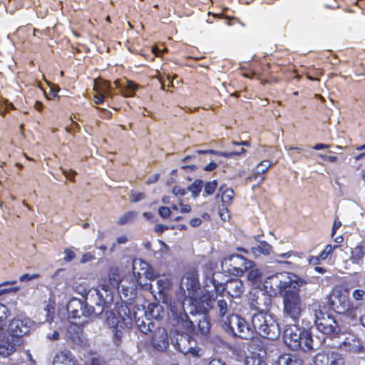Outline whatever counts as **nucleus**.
Listing matches in <instances>:
<instances>
[{"instance_id":"473e14b6","label":"nucleus","mask_w":365,"mask_h":365,"mask_svg":"<svg viewBox=\"0 0 365 365\" xmlns=\"http://www.w3.org/2000/svg\"><path fill=\"white\" fill-rule=\"evenodd\" d=\"M365 256V247L357 245L351 251V260L353 263L359 264Z\"/></svg>"},{"instance_id":"4468645a","label":"nucleus","mask_w":365,"mask_h":365,"mask_svg":"<svg viewBox=\"0 0 365 365\" xmlns=\"http://www.w3.org/2000/svg\"><path fill=\"white\" fill-rule=\"evenodd\" d=\"M151 345L158 351H164L169 346V338L167 330L159 325L153 331Z\"/></svg>"},{"instance_id":"de8ad7c7","label":"nucleus","mask_w":365,"mask_h":365,"mask_svg":"<svg viewBox=\"0 0 365 365\" xmlns=\"http://www.w3.org/2000/svg\"><path fill=\"white\" fill-rule=\"evenodd\" d=\"M158 213L163 218H167L170 215L171 211L169 207L162 206L159 207Z\"/></svg>"},{"instance_id":"7c9ffc66","label":"nucleus","mask_w":365,"mask_h":365,"mask_svg":"<svg viewBox=\"0 0 365 365\" xmlns=\"http://www.w3.org/2000/svg\"><path fill=\"white\" fill-rule=\"evenodd\" d=\"M222 276L220 272L213 273L211 278L206 279V286H208V283L212 284L215 288V290L217 293H222L225 290H222L225 283L220 282L219 279Z\"/></svg>"},{"instance_id":"6e6552de","label":"nucleus","mask_w":365,"mask_h":365,"mask_svg":"<svg viewBox=\"0 0 365 365\" xmlns=\"http://www.w3.org/2000/svg\"><path fill=\"white\" fill-rule=\"evenodd\" d=\"M173 346L185 355L200 358L203 353L202 349L197 346L196 341L187 333L175 330L171 336Z\"/></svg>"},{"instance_id":"cd10ccee","label":"nucleus","mask_w":365,"mask_h":365,"mask_svg":"<svg viewBox=\"0 0 365 365\" xmlns=\"http://www.w3.org/2000/svg\"><path fill=\"white\" fill-rule=\"evenodd\" d=\"M272 246L266 241L259 242L256 247H252L251 249L252 253L257 257L260 255H269L272 252Z\"/></svg>"},{"instance_id":"a211bd4d","label":"nucleus","mask_w":365,"mask_h":365,"mask_svg":"<svg viewBox=\"0 0 365 365\" xmlns=\"http://www.w3.org/2000/svg\"><path fill=\"white\" fill-rule=\"evenodd\" d=\"M106 319L105 324L111 330L123 327H126L125 319L120 313H115L113 310L106 312Z\"/></svg>"},{"instance_id":"20e7f679","label":"nucleus","mask_w":365,"mask_h":365,"mask_svg":"<svg viewBox=\"0 0 365 365\" xmlns=\"http://www.w3.org/2000/svg\"><path fill=\"white\" fill-rule=\"evenodd\" d=\"M137 266L138 262H133V274L127 275L122 280H120L118 277L113 276L111 277L110 275L109 276V282L111 287L109 284L108 285L113 292V288L117 287L122 294L120 297L122 298L123 296L125 300H130L135 296L138 285L143 289H147L148 283L143 281L142 277L136 274Z\"/></svg>"},{"instance_id":"09e8293b","label":"nucleus","mask_w":365,"mask_h":365,"mask_svg":"<svg viewBox=\"0 0 365 365\" xmlns=\"http://www.w3.org/2000/svg\"><path fill=\"white\" fill-rule=\"evenodd\" d=\"M38 277H39L38 274H24L20 277L19 280L21 282H27L29 280H33V279H37Z\"/></svg>"},{"instance_id":"a19ab883","label":"nucleus","mask_w":365,"mask_h":365,"mask_svg":"<svg viewBox=\"0 0 365 365\" xmlns=\"http://www.w3.org/2000/svg\"><path fill=\"white\" fill-rule=\"evenodd\" d=\"M245 365H267L259 356L251 355L245 359Z\"/></svg>"},{"instance_id":"9b49d317","label":"nucleus","mask_w":365,"mask_h":365,"mask_svg":"<svg viewBox=\"0 0 365 365\" xmlns=\"http://www.w3.org/2000/svg\"><path fill=\"white\" fill-rule=\"evenodd\" d=\"M330 309L338 314H345L349 309V299L347 294L341 290L335 289L328 298Z\"/></svg>"},{"instance_id":"7ed1b4c3","label":"nucleus","mask_w":365,"mask_h":365,"mask_svg":"<svg viewBox=\"0 0 365 365\" xmlns=\"http://www.w3.org/2000/svg\"><path fill=\"white\" fill-rule=\"evenodd\" d=\"M190 314L192 317L197 319H191L182 308L172 307L168 314L169 322L173 327H181L192 334H207L210 329V323L207 316L201 314H195L192 310L190 311Z\"/></svg>"},{"instance_id":"393cba45","label":"nucleus","mask_w":365,"mask_h":365,"mask_svg":"<svg viewBox=\"0 0 365 365\" xmlns=\"http://www.w3.org/2000/svg\"><path fill=\"white\" fill-rule=\"evenodd\" d=\"M272 164L273 163L268 160L260 162L257 165L254 173L250 177V180H257L259 177V182H262L264 180V177H262V175L265 173Z\"/></svg>"},{"instance_id":"c9c22d12","label":"nucleus","mask_w":365,"mask_h":365,"mask_svg":"<svg viewBox=\"0 0 365 365\" xmlns=\"http://www.w3.org/2000/svg\"><path fill=\"white\" fill-rule=\"evenodd\" d=\"M247 272V278L249 281L252 282H257L260 280L262 277V272L260 269L255 267V265L251 268H249Z\"/></svg>"},{"instance_id":"864d4df0","label":"nucleus","mask_w":365,"mask_h":365,"mask_svg":"<svg viewBox=\"0 0 365 365\" xmlns=\"http://www.w3.org/2000/svg\"><path fill=\"white\" fill-rule=\"evenodd\" d=\"M46 338L51 341H56L59 339V333L57 330H54L52 333H48Z\"/></svg>"},{"instance_id":"774afa93","label":"nucleus","mask_w":365,"mask_h":365,"mask_svg":"<svg viewBox=\"0 0 365 365\" xmlns=\"http://www.w3.org/2000/svg\"><path fill=\"white\" fill-rule=\"evenodd\" d=\"M320 257L319 256L318 257H311L309 258V262L312 264H314V265H316V264H318L319 263V260H320Z\"/></svg>"},{"instance_id":"423d86ee","label":"nucleus","mask_w":365,"mask_h":365,"mask_svg":"<svg viewBox=\"0 0 365 365\" xmlns=\"http://www.w3.org/2000/svg\"><path fill=\"white\" fill-rule=\"evenodd\" d=\"M309 309L314 315L315 326L320 332L331 337H339L341 328L334 317L324 313L321 309V306L318 302L310 304Z\"/></svg>"},{"instance_id":"3c124183","label":"nucleus","mask_w":365,"mask_h":365,"mask_svg":"<svg viewBox=\"0 0 365 365\" xmlns=\"http://www.w3.org/2000/svg\"><path fill=\"white\" fill-rule=\"evenodd\" d=\"M64 254H65V257H64L63 259L66 262H70L75 258L74 252L69 249H66L64 250Z\"/></svg>"},{"instance_id":"79ce46f5","label":"nucleus","mask_w":365,"mask_h":365,"mask_svg":"<svg viewBox=\"0 0 365 365\" xmlns=\"http://www.w3.org/2000/svg\"><path fill=\"white\" fill-rule=\"evenodd\" d=\"M137 212L135 211H129L123 214L118 219V224L124 225L131 222L136 217Z\"/></svg>"},{"instance_id":"39448f33","label":"nucleus","mask_w":365,"mask_h":365,"mask_svg":"<svg viewBox=\"0 0 365 365\" xmlns=\"http://www.w3.org/2000/svg\"><path fill=\"white\" fill-rule=\"evenodd\" d=\"M254 334L274 340L280 334V329L272 313H255L251 318Z\"/></svg>"},{"instance_id":"f257e3e1","label":"nucleus","mask_w":365,"mask_h":365,"mask_svg":"<svg viewBox=\"0 0 365 365\" xmlns=\"http://www.w3.org/2000/svg\"><path fill=\"white\" fill-rule=\"evenodd\" d=\"M314 284L309 283L293 273L280 272L272 274L264 281V287L274 295L282 298L284 321L297 323L305 309L299 292L303 289L309 295L314 292Z\"/></svg>"},{"instance_id":"bf43d9fd","label":"nucleus","mask_w":365,"mask_h":365,"mask_svg":"<svg viewBox=\"0 0 365 365\" xmlns=\"http://www.w3.org/2000/svg\"><path fill=\"white\" fill-rule=\"evenodd\" d=\"M209 365H227V364L222 359H214L210 361Z\"/></svg>"},{"instance_id":"58836bf2","label":"nucleus","mask_w":365,"mask_h":365,"mask_svg":"<svg viewBox=\"0 0 365 365\" xmlns=\"http://www.w3.org/2000/svg\"><path fill=\"white\" fill-rule=\"evenodd\" d=\"M352 297L357 302L359 305H361L365 303V287H360L355 289L352 293Z\"/></svg>"},{"instance_id":"338daca9","label":"nucleus","mask_w":365,"mask_h":365,"mask_svg":"<svg viewBox=\"0 0 365 365\" xmlns=\"http://www.w3.org/2000/svg\"><path fill=\"white\" fill-rule=\"evenodd\" d=\"M341 223L340 221L339 220H334V225H333V227H332V232H331V235L333 236L335 232H336V230L341 226Z\"/></svg>"},{"instance_id":"f704fd0d","label":"nucleus","mask_w":365,"mask_h":365,"mask_svg":"<svg viewBox=\"0 0 365 365\" xmlns=\"http://www.w3.org/2000/svg\"><path fill=\"white\" fill-rule=\"evenodd\" d=\"M345 359L343 355L336 351H330L329 363L327 365H344Z\"/></svg>"},{"instance_id":"2f4dec72","label":"nucleus","mask_w":365,"mask_h":365,"mask_svg":"<svg viewBox=\"0 0 365 365\" xmlns=\"http://www.w3.org/2000/svg\"><path fill=\"white\" fill-rule=\"evenodd\" d=\"M113 332V342L116 347L121 346L123 339L127 331L126 327H118L111 330Z\"/></svg>"},{"instance_id":"ea45409f","label":"nucleus","mask_w":365,"mask_h":365,"mask_svg":"<svg viewBox=\"0 0 365 365\" xmlns=\"http://www.w3.org/2000/svg\"><path fill=\"white\" fill-rule=\"evenodd\" d=\"M329 352H319L314 358L315 365H327L329 363Z\"/></svg>"},{"instance_id":"bb28decb","label":"nucleus","mask_w":365,"mask_h":365,"mask_svg":"<svg viewBox=\"0 0 365 365\" xmlns=\"http://www.w3.org/2000/svg\"><path fill=\"white\" fill-rule=\"evenodd\" d=\"M16 350L15 344L8 339H0V356L7 357Z\"/></svg>"},{"instance_id":"69168bd1","label":"nucleus","mask_w":365,"mask_h":365,"mask_svg":"<svg viewBox=\"0 0 365 365\" xmlns=\"http://www.w3.org/2000/svg\"><path fill=\"white\" fill-rule=\"evenodd\" d=\"M293 255H294V252L293 251H289L284 253L277 255V257L280 258H289Z\"/></svg>"},{"instance_id":"603ef678","label":"nucleus","mask_w":365,"mask_h":365,"mask_svg":"<svg viewBox=\"0 0 365 365\" xmlns=\"http://www.w3.org/2000/svg\"><path fill=\"white\" fill-rule=\"evenodd\" d=\"M50 86V95L55 98L57 96L58 92L60 91V88L57 85L49 84Z\"/></svg>"},{"instance_id":"f3484780","label":"nucleus","mask_w":365,"mask_h":365,"mask_svg":"<svg viewBox=\"0 0 365 365\" xmlns=\"http://www.w3.org/2000/svg\"><path fill=\"white\" fill-rule=\"evenodd\" d=\"M133 317L138 329L145 334L152 333L156 327L158 326V324L152 321L151 318L148 317L146 315L140 317L137 313H134Z\"/></svg>"},{"instance_id":"dca6fc26","label":"nucleus","mask_w":365,"mask_h":365,"mask_svg":"<svg viewBox=\"0 0 365 365\" xmlns=\"http://www.w3.org/2000/svg\"><path fill=\"white\" fill-rule=\"evenodd\" d=\"M222 290L232 298H240L245 292L244 283L238 278L230 279L225 283Z\"/></svg>"},{"instance_id":"e433bc0d","label":"nucleus","mask_w":365,"mask_h":365,"mask_svg":"<svg viewBox=\"0 0 365 365\" xmlns=\"http://www.w3.org/2000/svg\"><path fill=\"white\" fill-rule=\"evenodd\" d=\"M224 187L221 186L220 188V191H223L222 195V202L225 205H230L232 203L233 197H234V191L232 189H226L223 190Z\"/></svg>"},{"instance_id":"680f3d73","label":"nucleus","mask_w":365,"mask_h":365,"mask_svg":"<svg viewBox=\"0 0 365 365\" xmlns=\"http://www.w3.org/2000/svg\"><path fill=\"white\" fill-rule=\"evenodd\" d=\"M217 164L214 162H210L208 165H207L205 168H204V170L205 171H207V172H210V171H212L214 170L216 168H217Z\"/></svg>"},{"instance_id":"a18cd8bd","label":"nucleus","mask_w":365,"mask_h":365,"mask_svg":"<svg viewBox=\"0 0 365 365\" xmlns=\"http://www.w3.org/2000/svg\"><path fill=\"white\" fill-rule=\"evenodd\" d=\"M245 152L244 148H240V152H220L219 156H223L225 158H230L236 155H240Z\"/></svg>"},{"instance_id":"052dcab7","label":"nucleus","mask_w":365,"mask_h":365,"mask_svg":"<svg viewBox=\"0 0 365 365\" xmlns=\"http://www.w3.org/2000/svg\"><path fill=\"white\" fill-rule=\"evenodd\" d=\"M63 174L67 179L73 180V177L76 174V173L73 170H63Z\"/></svg>"},{"instance_id":"e2e57ef3","label":"nucleus","mask_w":365,"mask_h":365,"mask_svg":"<svg viewBox=\"0 0 365 365\" xmlns=\"http://www.w3.org/2000/svg\"><path fill=\"white\" fill-rule=\"evenodd\" d=\"M93 259V256L91 253H86L83 255L81 262L85 263Z\"/></svg>"},{"instance_id":"ddd939ff","label":"nucleus","mask_w":365,"mask_h":365,"mask_svg":"<svg viewBox=\"0 0 365 365\" xmlns=\"http://www.w3.org/2000/svg\"><path fill=\"white\" fill-rule=\"evenodd\" d=\"M272 299L271 296L265 292H258L253 295L250 303L252 309L257 311L256 313H270L269 309Z\"/></svg>"},{"instance_id":"9d476101","label":"nucleus","mask_w":365,"mask_h":365,"mask_svg":"<svg viewBox=\"0 0 365 365\" xmlns=\"http://www.w3.org/2000/svg\"><path fill=\"white\" fill-rule=\"evenodd\" d=\"M180 290L183 292L185 298L190 299V302H197L200 295V282L196 271L185 273L181 279Z\"/></svg>"},{"instance_id":"4be33fe9","label":"nucleus","mask_w":365,"mask_h":365,"mask_svg":"<svg viewBox=\"0 0 365 365\" xmlns=\"http://www.w3.org/2000/svg\"><path fill=\"white\" fill-rule=\"evenodd\" d=\"M300 349L303 350L304 352L314 351L315 348L314 346L313 339L310 330L304 328H300Z\"/></svg>"},{"instance_id":"a878e982","label":"nucleus","mask_w":365,"mask_h":365,"mask_svg":"<svg viewBox=\"0 0 365 365\" xmlns=\"http://www.w3.org/2000/svg\"><path fill=\"white\" fill-rule=\"evenodd\" d=\"M276 365H303V361L297 355L284 354L278 357Z\"/></svg>"},{"instance_id":"1a4fd4ad","label":"nucleus","mask_w":365,"mask_h":365,"mask_svg":"<svg viewBox=\"0 0 365 365\" xmlns=\"http://www.w3.org/2000/svg\"><path fill=\"white\" fill-rule=\"evenodd\" d=\"M254 266V262L239 254L226 257L221 262L222 270L236 277L242 276L249 268Z\"/></svg>"},{"instance_id":"5701e85b","label":"nucleus","mask_w":365,"mask_h":365,"mask_svg":"<svg viewBox=\"0 0 365 365\" xmlns=\"http://www.w3.org/2000/svg\"><path fill=\"white\" fill-rule=\"evenodd\" d=\"M78 363L68 350L58 352L54 357L53 365H75Z\"/></svg>"},{"instance_id":"c03bdc74","label":"nucleus","mask_w":365,"mask_h":365,"mask_svg":"<svg viewBox=\"0 0 365 365\" xmlns=\"http://www.w3.org/2000/svg\"><path fill=\"white\" fill-rule=\"evenodd\" d=\"M336 247H338L337 245H327L325 249L319 255V257L321 258V259H325Z\"/></svg>"},{"instance_id":"49530a36","label":"nucleus","mask_w":365,"mask_h":365,"mask_svg":"<svg viewBox=\"0 0 365 365\" xmlns=\"http://www.w3.org/2000/svg\"><path fill=\"white\" fill-rule=\"evenodd\" d=\"M187 188H181L179 186H175L173 188V193L175 196H184L187 193Z\"/></svg>"},{"instance_id":"0e129e2a","label":"nucleus","mask_w":365,"mask_h":365,"mask_svg":"<svg viewBox=\"0 0 365 365\" xmlns=\"http://www.w3.org/2000/svg\"><path fill=\"white\" fill-rule=\"evenodd\" d=\"M201 222H202V220L200 218L195 217L190 220V224L191 226L195 227L199 226L201 224Z\"/></svg>"},{"instance_id":"c85d7f7f","label":"nucleus","mask_w":365,"mask_h":365,"mask_svg":"<svg viewBox=\"0 0 365 365\" xmlns=\"http://www.w3.org/2000/svg\"><path fill=\"white\" fill-rule=\"evenodd\" d=\"M10 315L8 307L0 303V339L4 335L5 328L7 324V319Z\"/></svg>"},{"instance_id":"4d7b16f0","label":"nucleus","mask_w":365,"mask_h":365,"mask_svg":"<svg viewBox=\"0 0 365 365\" xmlns=\"http://www.w3.org/2000/svg\"><path fill=\"white\" fill-rule=\"evenodd\" d=\"M167 230H168V227L162 224H157L155 227V230L158 233H163Z\"/></svg>"},{"instance_id":"37998d69","label":"nucleus","mask_w":365,"mask_h":365,"mask_svg":"<svg viewBox=\"0 0 365 365\" xmlns=\"http://www.w3.org/2000/svg\"><path fill=\"white\" fill-rule=\"evenodd\" d=\"M217 182L215 180L207 182L205 185H204L205 190L202 195L204 197H206L207 195H210L213 194L217 188Z\"/></svg>"},{"instance_id":"6e6d98bb","label":"nucleus","mask_w":365,"mask_h":365,"mask_svg":"<svg viewBox=\"0 0 365 365\" xmlns=\"http://www.w3.org/2000/svg\"><path fill=\"white\" fill-rule=\"evenodd\" d=\"M197 154H206V153H211L219 155L220 151H216L214 150H197L195 151Z\"/></svg>"},{"instance_id":"5fc2aeb1","label":"nucleus","mask_w":365,"mask_h":365,"mask_svg":"<svg viewBox=\"0 0 365 365\" xmlns=\"http://www.w3.org/2000/svg\"><path fill=\"white\" fill-rule=\"evenodd\" d=\"M106 97V96L103 93H99V92H97V93L94 96V101L96 104H101L103 102V99Z\"/></svg>"},{"instance_id":"f03ea898","label":"nucleus","mask_w":365,"mask_h":365,"mask_svg":"<svg viewBox=\"0 0 365 365\" xmlns=\"http://www.w3.org/2000/svg\"><path fill=\"white\" fill-rule=\"evenodd\" d=\"M86 301L73 298L68 302L66 309L71 318L91 317L102 314L113 302V291L107 284H101L88 291Z\"/></svg>"},{"instance_id":"412c9836","label":"nucleus","mask_w":365,"mask_h":365,"mask_svg":"<svg viewBox=\"0 0 365 365\" xmlns=\"http://www.w3.org/2000/svg\"><path fill=\"white\" fill-rule=\"evenodd\" d=\"M165 314L164 307L159 303L149 304L146 310L143 312V315H146L148 317H151L157 321L162 320Z\"/></svg>"},{"instance_id":"b1692460","label":"nucleus","mask_w":365,"mask_h":365,"mask_svg":"<svg viewBox=\"0 0 365 365\" xmlns=\"http://www.w3.org/2000/svg\"><path fill=\"white\" fill-rule=\"evenodd\" d=\"M134 262H138L137 273L136 274L143 277V281L148 283V280H153L155 276L154 272L150 269L149 264L141 260H135Z\"/></svg>"},{"instance_id":"13d9d810","label":"nucleus","mask_w":365,"mask_h":365,"mask_svg":"<svg viewBox=\"0 0 365 365\" xmlns=\"http://www.w3.org/2000/svg\"><path fill=\"white\" fill-rule=\"evenodd\" d=\"M180 212L181 213H188L191 211V207L189 205H187V204L184 205V204L180 203Z\"/></svg>"},{"instance_id":"f8f14e48","label":"nucleus","mask_w":365,"mask_h":365,"mask_svg":"<svg viewBox=\"0 0 365 365\" xmlns=\"http://www.w3.org/2000/svg\"><path fill=\"white\" fill-rule=\"evenodd\" d=\"M33 322L26 317H16L9 324L8 331L12 337L21 338L30 331Z\"/></svg>"},{"instance_id":"2eb2a0df","label":"nucleus","mask_w":365,"mask_h":365,"mask_svg":"<svg viewBox=\"0 0 365 365\" xmlns=\"http://www.w3.org/2000/svg\"><path fill=\"white\" fill-rule=\"evenodd\" d=\"M299 336H301L300 327L294 324L289 325L284 330V342L292 350H300L301 344Z\"/></svg>"},{"instance_id":"72a5a7b5","label":"nucleus","mask_w":365,"mask_h":365,"mask_svg":"<svg viewBox=\"0 0 365 365\" xmlns=\"http://www.w3.org/2000/svg\"><path fill=\"white\" fill-rule=\"evenodd\" d=\"M203 187V181L202 180L197 179L187 187V190L191 192L193 198H196L200 195Z\"/></svg>"},{"instance_id":"6ab92c4d","label":"nucleus","mask_w":365,"mask_h":365,"mask_svg":"<svg viewBox=\"0 0 365 365\" xmlns=\"http://www.w3.org/2000/svg\"><path fill=\"white\" fill-rule=\"evenodd\" d=\"M212 307L217 316L221 318L222 321L225 319L227 316L234 314L232 304H228L227 302L224 299H216Z\"/></svg>"},{"instance_id":"0eeeda50","label":"nucleus","mask_w":365,"mask_h":365,"mask_svg":"<svg viewBox=\"0 0 365 365\" xmlns=\"http://www.w3.org/2000/svg\"><path fill=\"white\" fill-rule=\"evenodd\" d=\"M222 327L229 335L243 339L254 338L252 327L247 321L238 314H233L227 316L222 321Z\"/></svg>"},{"instance_id":"8fccbe9b","label":"nucleus","mask_w":365,"mask_h":365,"mask_svg":"<svg viewBox=\"0 0 365 365\" xmlns=\"http://www.w3.org/2000/svg\"><path fill=\"white\" fill-rule=\"evenodd\" d=\"M131 199V202H139L142 200H143L145 198V195L142 192H138V193H132L131 196H130Z\"/></svg>"},{"instance_id":"c756f323","label":"nucleus","mask_w":365,"mask_h":365,"mask_svg":"<svg viewBox=\"0 0 365 365\" xmlns=\"http://www.w3.org/2000/svg\"><path fill=\"white\" fill-rule=\"evenodd\" d=\"M115 83L117 87L120 88L121 93L125 97L133 96L137 89V86L130 81H125L123 85H118V81H115Z\"/></svg>"},{"instance_id":"4c0bfd02","label":"nucleus","mask_w":365,"mask_h":365,"mask_svg":"<svg viewBox=\"0 0 365 365\" xmlns=\"http://www.w3.org/2000/svg\"><path fill=\"white\" fill-rule=\"evenodd\" d=\"M94 88L96 92H99V93H103L106 96H110L111 88L109 82L103 81L100 84L95 83Z\"/></svg>"},{"instance_id":"aec40b11","label":"nucleus","mask_w":365,"mask_h":365,"mask_svg":"<svg viewBox=\"0 0 365 365\" xmlns=\"http://www.w3.org/2000/svg\"><path fill=\"white\" fill-rule=\"evenodd\" d=\"M169 280L165 277H162L158 279L155 284L148 283L147 289L148 288L155 297L156 293H158L160 297H164L165 295V291L169 288Z\"/></svg>"}]
</instances>
